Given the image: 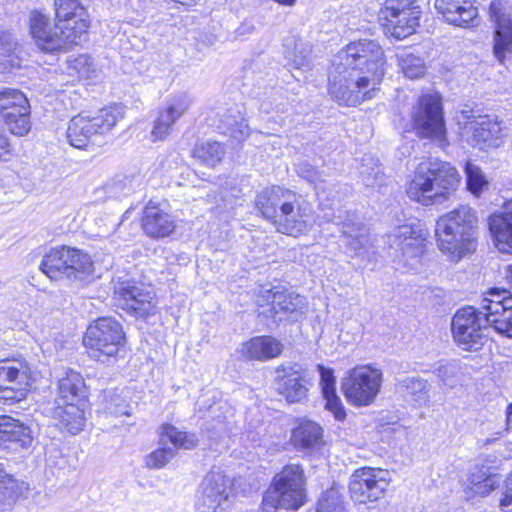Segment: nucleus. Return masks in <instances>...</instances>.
<instances>
[{
	"label": "nucleus",
	"mask_w": 512,
	"mask_h": 512,
	"mask_svg": "<svg viewBox=\"0 0 512 512\" xmlns=\"http://www.w3.org/2000/svg\"><path fill=\"white\" fill-rule=\"evenodd\" d=\"M255 205L280 233L297 237L307 230L306 208L291 190L280 186L265 188L256 196Z\"/></svg>",
	"instance_id": "f257e3e1"
},
{
	"label": "nucleus",
	"mask_w": 512,
	"mask_h": 512,
	"mask_svg": "<svg viewBox=\"0 0 512 512\" xmlns=\"http://www.w3.org/2000/svg\"><path fill=\"white\" fill-rule=\"evenodd\" d=\"M460 182V174L449 162L428 159L417 166L407 186V195L411 200L428 206L448 199Z\"/></svg>",
	"instance_id": "f03ea898"
},
{
	"label": "nucleus",
	"mask_w": 512,
	"mask_h": 512,
	"mask_svg": "<svg viewBox=\"0 0 512 512\" xmlns=\"http://www.w3.org/2000/svg\"><path fill=\"white\" fill-rule=\"evenodd\" d=\"M477 222L476 211L466 205L442 215L437 220L435 229L438 248L456 260L475 251Z\"/></svg>",
	"instance_id": "7ed1b4c3"
},
{
	"label": "nucleus",
	"mask_w": 512,
	"mask_h": 512,
	"mask_svg": "<svg viewBox=\"0 0 512 512\" xmlns=\"http://www.w3.org/2000/svg\"><path fill=\"white\" fill-rule=\"evenodd\" d=\"M304 500L303 470L296 464L287 465L275 476L273 485L265 492L260 512L298 509Z\"/></svg>",
	"instance_id": "20e7f679"
},
{
	"label": "nucleus",
	"mask_w": 512,
	"mask_h": 512,
	"mask_svg": "<svg viewBox=\"0 0 512 512\" xmlns=\"http://www.w3.org/2000/svg\"><path fill=\"white\" fill-rule=\"evenodd\" d=\"M333 65L335 71L331 74L329 93L340 105L356 106L378 92L376 85H372V79L363 72L350 69L336 60Z\"/></svg>",
	"instance_id": "39448f33"
},
{
	"label": "nucleus",
	"mask_w": 512,
	"mask_h": 512,
	"mask_svg": "<svg viewBox=\"0 0 512 512\" xmlns=\"http://www.w3.org/2000/svg\"><path fill=\"white\" fill-rule=\"evenodd\" d=\"M122 118L123 109L116 105L102 109L92 118L77 115L69 122L67 139L75 148L86 149L90 145L97 144L98 138L111 131Z\"/></svg>",
	"instance_id": "423d86ee"
},
{
	"label": "nucleus",
	"mask_w": 512,
	"mask_h": 512,
	"mask_svg": "<svg viewBox=\"0 0 512 512\" xmlns=\"http://www.w3.org/2000/svg\"><path fill=\"white\" fill-rule=\"evenodd\" d=\"M337 60L350 69L363 72V75L372 79V85H378L384 75V51L375 40L351 42L339 52Z\"/></svg>",
	"instance_id": "0eeeda50"
},
{
	"label": "nucleus",
	"mask_w": 512,
	"mask_h": 512,
	"mask_svg": "<svg viewBox=\"0 0 512 512\" xmlns=\"http://www.w3.org/2000/svg\"><path fill=\"white\" fill-rule=\"evenodd\" d=\"M381 370L370 365L356 366L343 377L341 389L347 401L357 407L371 405L380 392Z\"/></svg>",
	"instance_id": "6e6552de"
},
{
	"label": "nucleus",
	"mask_w": 512,
	"mask_h": 512,
	"mask_svg": "<svg viewBox=\"0 0 512 512\" xmlns=\"http://www.w3.org/2000/svg\"><path fill=\"white\" fill-rule=\"evenodd\" d=\"M83 343L93 358L114 357L125 344V334L117 320L102 317L88 327Z\"/></svg>",
	"instance_id": "1a4fd4ad"
},
{
	"label": "nucleus",
	"mask_w": 512,
	"mask_h": 512,
	"mask_svg": "<svg viewBox=\"0 0 512 512\" xmlns=\"http://www.w3.org/2000/svg\"><path fill=\"white\" fill-rule=\"evenodd\" d=\"M489 327L480 309L467 306L459 309L452 318L451 330L455 342L467 351H477L487 341L485 331Z\"/></svg>",
	"instance_id": "9d476101"
},
{
	"label": "nucleus",
	"mask_w": 512,
	"mask_h": 512,
	"mask_svg": "<svg viewBox=\"0 0 512 512\" xmlns=\"http://www.w3.org/2000/svg\"><path fill=\"white\" fill-rule=\"evenodd\" d=\"M411 118L413 128L419 137L434 139L439 142L440 146L447 144L440 95L421 96L413 108Z\"/></svg>",
	"instance_id": "9b49d317"
},
{
	"label": "nucleus",
	"mask_w": 512,
	"mask_h": 512,
	"mask_svg": "<svg viewBox=\"0 0 512 512\" xmlns=\"http://www.w3.org/2000/svg\"><path fill=\"white\" fill-rule=\"evenodd\" d=\"M422 10L415 0H386L379 13V19L391 35L404 39L416 31Z\"/></svg>",
	"instance_id": "f8f14e48"
},
{
	"label": "nucleus",
	"mask_w": 512,
	"mask_h": 512,
	"mask_svg": "<svg viewBox=\"0 0 512 512\" xmlns=\"http://www.w3.org/2000/svg\"><path fill=\"white\" fill-rule=\"evenodd\" d=\"M33 382V372L25 359L0 360V399L8 404L24 400Z\"/></svg>",
	"instance_id": "ddd939ff"
},
{
	"label": "nucleus",
	"mask_w": 512,
	"mask_h": 512,
	"mask_svg": "<svg viewBox=\"0 0 512 512\" xmlns=\"http://www.w3.org/2000/svg\"><path fill=\"white\" fill-rule=\"evenodd\" d=\"M30 33L36 45L45 52L67 51L80 42L73 33L59 27L51 26L48 15L39 10H32L29 15Z\"/></svg>",
	"instance_id": "4468645a"
},
{
	"label": "nucleus",
	"mask_w": 512,
	"mask_h": 512,
	"mask_svg": "<svg viewBox=\"0 0 512 512\" xmlns=\"http://www.w3.org/2000/svg\"><path fill=\"white\" fill-rule=\"evenodd\" d=\"M155 294L142 283L129 278L113 280V300L117 307L138 317L154 313Z\"/></svg>",
	"instance_id": "2eb2a0df"
},
{
	"label": "nucleus",
	"mask_w": 512,
	"mask_h": 512,
	"mask_svg": "<svg viewBox=\"0 0 512 512\" xmlns=\"http://www.w3.org/2000/svg\"><path fill=\"white\" fill-rule=\"evenodd\" d=\"M232 486L220 471L209 472L202 480L196 496L199 512H227L232 505Z\"/></svg>",
	"instance_id": "dca6fc26"
},
{
	"label": "nucleus",
	"mask_w": 512,
	"mask_h": 512,
	"mask_svg": "<svg viewBox=\"0 0 512 512\" xmlns=\"http://www.w3.org/2000/svg\"><path fill=\"white\" fill-rule=\"evenodd\" d=\"M160 447L147 456L146 465L152 469L164 467L179 448L192 449L197 444L194 434L179 431L176 427L166 424L162 426Z\"/></svg>",
	"instance_id": "f3484780"
},
{
	"label": "nucleus",
	"mask_w": 512,
	"mask_h": 512,
	"mask_svg": "<svg viewBox=\"0 0 512 512\" xmlns=\"http://www.w3.org/2000/svg\"><path fill=\"white\" fill-rule=\"evenodd\" d=\"M385 474L384 471L373 468L356 470L349 482L351 498L359 503L377 501L382 498L389 486Z\"/></svg>",
	"instance_id": "a211bd4d"
},
{
	"label": "nucleus",
	"mask_w": 512,
	"mask_h": 512,
	"mask_svg": "<svg viewBox=\"0 0 512 512\" xmlns=\"http://www.w3.org/2000/svg\"><path fill=\"white\" fill-rule=\"evenodd\" d=\"M55 22L81 42L89 28L90 16L79 0H54Z\"/></svg>",
	"instance_id": "6ab92c4d"
},
{
	"label": "nucleus",
	"mask_w": 512,
	"mask_h": 512,
	"mask_svg": "<svg viewBox=\"0 0 512 512\" xmlns=\"http://www.w3.org/2000/svg\"><path fill=\"white\" fill-rule=\"evenodd\" d=\"M388 238L391 247L401 251V261L404 262V265L415 269L424 250L425 238L422 231L415 229L412 224H404L398 226Z\"/></svg>",
	"instance_id": "aec40b11"
},
{
	"label": "nucleus",
	"mask_w": 512,
	"mask_h": 512,
	"mask_svg": "<svg viewBox=\"0 0 512 512\" xmlns=\"http://www.w3.org/2000/svg\"><path fill=\"white\" fill-rule=\"evenodd\" d=\"M468 119L463 128V135L469 144L480 149L498 145V140L502 136L500 122L487 115L469 116Z\"/></svg>",
	"instance_id": "412c9836"
},
{
	"label": "nucleus",
	"mask_w": 512,
	"mask_h": 512,
	"mask_svg": "<svg viewBox=\"0 0 512 512\" xmlns=\"http://www.w3.org/2000/svg\"><path fill=\"white\" fill-rule=\"evenodd\" d=\"M277 391L289 403H300L307 398L308 381L298 364L281 365L276 369Z\"/></svg>",
	"instance_id": "4be33fe9"
},
{
	"label": "nucleus",
	"mask_w": 512,
	"mask_h": 512,
	"mask_svg": "<svg viewBox=\"0 0 512 512\" xmlns=\"http://www.w3.org/2000/svg\"><path fill=\"white\" fill-rule=\"evenodd\" d=\"M193 102L192 97L186 93H180L170 98L166 106L159 111L158 117L154 122L151 136L154 141H162L171 134L173 125L190 108Z\"/></svg>",
	"instance_id": "5701e85b"
},
{
	"label": "nucleus",
	"mask_w": 512,
	"mask_h": 512,
	"mask_svg": "<svg viewBox=\"0 0 512 512\" xmlns=\"http://www.w3.org/2000/svg\"><path fill=\"white\" fill-rule=\"evenodd\" d=\"M489 13L496 24L493 53L503 63L512 54V13H505L500 1L491 2Z\"/></svg>",
	"instance_id": "b1692460"
},
{
	"label": "nucleus",
	"mask_w": 512,
	"mask_h": 512,
	"mask_svg": "<svg viewBox=\"0 0 512 512\" xmlns=\"http://www.w3.org/2000/svg\"><path fill=\"white\" fill-rule=\"evenodd\" d=\"M434 7L449 24L464 28L477 25L478 9L473 0H435Z\"/></svg>",
	"instance_id": "393cba45"
},
{
	"label": "nucleus",
	"mask_w": 512,
	"mask_h": 512,
	"mask_svg": "<svg viewBox=\"0 0 512 512\" xmlns=\"http://www.w3.org/2000/svg\"><path fill=\"white\" fill-rule=\"evenodd\" d=\"M141 225L144 233L153 239L168 237L176 228L174 217L152 202L144 208Z\"/></svg>",
	"instance_id": "a878e982"
},
{
	"label": "nucleus",
	"mask_w": 512,
	"mask_h": 512,
	"mask_svg": "<svg viewBox=\"0 0 512 512\" xmlns=\"http://www.w3.org/2000/svg\"><path fill=\"white\" fill-rule=\"evenodd\" d=\"M87 387L79 372L67 370L58 381L55 404L86 403Z\"/></svg>",
	"instance_id": "bb28decb"
},
{
	"label": "nucleus",
	"mask_w": 512,
	"mask_h": 512,
	"mask_svg": "<svg viewBox=\"0 0 512 512\" xmlns=\"http://www.w3.org/2000/svg\"><path fill=\"white\" fill-rule=\"evenodd\" d=\"M489 229L498 250L510 252L512 250V200L504 205L500 213L489 218Z\"/></svg>",
	"instance_id": "cd10ccee"
},
{
	"label": "nucleus",
	"mask_w": 512,
	"mask_h": 512,
	"mask_svg": "<svg viewBox=\"0 0 512 512\" xmlns=\"http://www.w3.org/2000/svg\"><path fill=\"white\" fill-rule=\"evenodd\" d=\"M305 299L299 294L287 291L277 290L272 294L271 316L276 323L288 320L292 315L303 313Z\"/></svg>",
	"instance_id": "c85d7f7f"
},
{
	"label": "nucleus",
	"mask_w": 512,
	"mask_h": 512,
	"mask_svg": "<svg viewBox=\"0 0 512 512\" xmlns=\"http://www.w3.org/2000/svg\"><path fill=\"white\" fill-rule=\"evenodd\" d=\"M84 407L85 403L57 404L52 409L55 425L77 435L85 426Z\"/></svg>",
	"instance_id": "c756f323"
},
{
	"label": "nucleus",
	"mask_w": 512,
	"mask_h": 512,
	"mask_svg": "<svg viewBox=\"0 0 512 512\" xmlns=\"http://www.w3.org/2000/svg\"><path fill=\"white\" fill-rule=\"evenodd\" d=\"M335 222L342 226V237L344 245L354 254H358L368 244L367 232L364 226L358 221L357 217L347 215L344 220L339 215L335 217Z\"/></svg>",
	"instance_id": "7c9ffc66"
},
{
	"label": "nucleus",
	"mask_w": 512,
	"mask_h": 512,
	"mask_svg": "<svg viewBox=\"0 0 512 512\" xmlns=\"http://www.w3.org/2000/svg\"><path fill=\"white\" fill-rule=\"evenodd\" d=\"M283 351V344L271 336L252 338L246 342L241 354L249 360H268L279 356Z\"/></svg>",
	"instance_id": "2f4dec72"
},
{
	"label": "nucleus",
	"mask_w": 512,
	"mask_h": 512,
	"mask_svg": "<svg viewBox=\"0 0 512 512\" xmlns=\"http://www.w3.org/2000/svg\"><path fill=\"white\" fill-rule=\"evenodd\" d=\"M317 370L320 373V385L326 401L325 408L333 413L336 420H344L346 412L340 397L336 394L333 370L321 364L317 365Z\"/></svg>",
	"instance_id": "473e14b6"
},
{
	"label": "nucleus",
	"mask_w": 512,
	"mask_h": 512,
	"mask_svg": "<svg viewBox=\"0 0 512 512\" xmlns=\"http://www.w3.org/2000/svg\"><path fill=\"white\" fill-rule=\"evenodd\" d=\"M32 442L31 430L19 420L0 415V448L8 443H18L22 447Z\"/></svg>",
	"instance_id": "72a5a7b5"
},
{
	"label": "nucleus",
	"mask_w": 512,
	"mask_h": 512,
	"mask_svg": "<svg viewBox=\"0 0 512 512\" xmlns=\"http://www.w3.org/2000/svg\"><path fill=\"white\" fill-rule=\"evenodd\" d=\"M65 255L67 256L68 279L83 280L92 273L93 262L87 253L65 246Z\"/></svg>",
	"instance_id": "f704fd0d"
},
{
	"label": "nucleus",
	"mask_w": 512,
	"mask_h": 512,
	"mask_svg": "<svg viewBox=\"0 0 512 512\" xmlns=\"http://www.w3.org/2000/svg\"><path fill=\"white\" fill-rule=\"evenodd\" d=\"M291 441L297 448L318 447L322 442V428L315 422H301L292 431Z\"/></svg>",
	"instance_id": "c9c22d12"
},
{
	"label": "nucleus",
	"mask_w": 512,
	"mask_h": 512,
	"mask_svg": "<svg viewBox=\"0 0 512 512\" xmlns=\"http://www.w3.org/2000/svg\"><path fill=\"white\" fill-rule=\"evenodd\" d=\"M65 246L51 249L42 259L40 270L52 280L68 278Z\"/></svg>",
	"instance_id": "e433bc0d"
},
{
	"label": "nucleus",
	"mask_w": 512,
	"mask_h": 512,
	"mask_svg": "<svg viewBox=\"0 0 512 512\" xmlns=\"http://www.w3.org/2000/svg\"><path fill=\"white\" fill-rule=\"evenodd\" d=\"M1 115L12 134L24 136L30 131V105L28 101L25 109L13 106L9 110H3Z\"/></svg>",
	"instance_id": "4c0bfd02"
},
{
	"label": "nucleus",
	"mask_w": 512,
	"mask_h": 512,
	"mask_svg": "<svg viewBox=\"0 0 512 512\" xmlns=\"http://www.w3.org/2000/svg\"><path fill=\"white\" fill-rule=\"evenodd\" d=\"M512 305V292L506 288H492L481 301L480 310L486 318Z\"/></svg>",
	"instance_id": "58836bf2"
},
{
	"label": "nucleus",
	"mask_w": 512,
	"mask_h": 512,
	"mask_svg": "<svg viewBox=\"0 0 512 512\" xmlns=\"http://www.w3.org/2000/svg\"><path fill=\"white\" fill-rule=\"evenodd\" d=\"M359 175L366 187H378L385 183V174L379 161L371 155H365L362 158Z\"/></svg>",
	"instance_id": "ea45409f"
},
{
	"label": "nucleus",
	"mask_w": 512,
	"mask_h": 512,
	"mask_svg": "<svg viewBox=\"0 0 512 512\" xmlns=\"http://www.w3.org/2000/svg\"><path fill=\"white\" fill-rule=\"evenodd\" d=\"M397 387L403 393L411 396L415 401L428 400L430 385L425 379L407 376L399 380Z\"/></svg>",
	"instance_id": "a19ab883"
},
{
	"label": "nucleus",
	"mask_w": 512,
	"mask_h": 512,
	"mask_svg": "<svg viewBox=\"0 0 512 512\" xmlns=\"http://www.w3.org/2000/svg\"><path fill=\"white\" fill-rule=\"evenodd\" d=\"M18 496L16 480L5 472L3 463H0V510L11 506Z\"/></svg>",
	"instance_id": "79ce46f5"
},
{
	"label": "nucleus",
	"mask_w": 512,
	"mask_h": 512,
	"mask_svg": "<svg viewBox=\"0 0 512 512\" xmlns=\"http://www.w3.org/2000/svg\"><path fill=\"white\" fill-rule=\"evenodd\" d=\"M396 57L398 65L407 78L416 79L424 75L426 66L422 58L408 52L399 53Z\"/></svg>",
	"instance_id": "37998d69"
},
{
	"label": "nucleus",
	"mask_w": 512,
	"mask_h": 512,
	"mask_svg": "<svg viewBox=\"0 0 512 512\" xmlns=\"http://www.w3.org/2000/svg\"><path fill=\"white\" fill-rule=\"evenodd\" d=\"M224 155V148L219 142H206L195 147L194 156L209 167H215Z\"/></svg>",
	"instance_id": "c03bdc74"
},
{
	"label": "nucleus",
	"mask_w": 512,
	"mask_h": 512,
	"mask_svg": "<svg viewBox=\"0 0 512 512\" xmlns=\"http://www.w3.org/2000/svg\"><path fill=\"white\" fill-rule=\"evenodd\" d=\"M471 490L480 496H486L500 486L501 477L497 474L486 475L485 472L472 473L469 478Z\"/></svg>",
	"instance_id": "a18cd8bd"
},
{
	"label": "nucleus",
	"mask_w": 512,
	"mask_h": 512,
	"mask_svg": "<svg viewBox=\"0 0 512 512\" xmlns=\"http://www.w3.org/2000/svg\"><path fill=\"white\" fill-rule=\"evenodd\" d=\"M489 327H493L499 334L512 338V305L498 312L495 310L493 316L486 318Z\"/></svg>",
	"instance_id": "49530a36"
},
{
	"label": "nucleus",
	"mask_w": 512,
	"mask_h": 512,
	"mask_svg": "<svg viewBox=\"0 0 512 512\" xmlns=\"http://www.w3.org/2000/svg\"><path fill=\"white\" fill-rule=\"evenodd\" d=\"M465 172L468 190L472 194L478 196L482 192L483 187L488 184L483 172L477 165L471 162L466 163Z\"/></svg>",
	"instance_id": "de8ad7c7"
},
{
	"label": "nucleus",
	"mask_w": 512,
	"mask_h": 512,
	"mask_svg": "<svg viewBox=\"0 0 512 512\" xmlns=\"http://www.w3.org/2000/svg\"><path fill=\"white\" fill-rule=\"evenodd\" d=\"M296 173L299 177L305 179L309 183H311L315 189H324L323 183L325 182L324 179V172L318 171L314 166H312L307 161L299 162L296 165Z\"/></svg>",
	"instance_id": "09e8293b"
},
{
	"label": "nucleus",
	"mask_w": 512,
	"mask_h": 512,
	"mask_svg": "<svg viewBox=\"0 0 512 512\" xmlns=\"http://www.w3.org/2000/svg\"><path fill=\"white\" fill-rule=\"evenodd\" d=\"M317 512H345L342 496L335 489L323 493L318 502Z\"/></svg>",
	"instance_id": "8fccbe9b"
},
{
	"label": "nucleus",
	"mask_w": 512,
	"mask_h": 512,
	"mask_svg": "<svg viewBox=\"0 0 512 512\" xmlns=\"http://www.w3.org/2000/svg\"><path fill=\"white\" fill-rule=\"evenodd\" d=\"M27 97L19 90L5 88L0 90V113L3 110H9L13 106L26 108Z\"/></svg>",
	"instance_id": "3c124183"
},
{
	"label": "nucleus",
	"mask_w": 512,
	"mask_h": 512,
	"mask_svg": "<svg viewBox=\"0 0 512 512\" xmlns=\"http://www.w3.org/2000/svg\"><path fill=\"white\" fill-rule=\"evenodd\" d=\"M71 67L77 71L79 77L90 78L94 73L93 59L89 55H79L72 61Z\"/></svg>",
	"instance_id": "603ef678"
},
{
	"label": "nucleus",
	"mask_w": 512,
	"mask_h": 512,
	"mask_svg": "<svg viewBox=\"0 0 512 512\" xmlns=\"http://www.w3.org/2000/svg\"><path fill=\"white\" fill-rule=\"evenodd\" d=\"M439 380L447 386H453L455 384V377L457 368L453 364L440 365L435 371Z\"/></svg>",
	"instance_id": "864d4df0"
},
{
	"label": "nucleus",
	"mask_w": 512,
	"mask_h": 512,
	"mask_svg": "<svg viewBox=\"0 0 512 512\" xmlns=\"http://www.w3.org/2000/svg\"><path fill=\"white\" fill-rule=\"evenodd\" d=\"M499 507L502 512H512V470L505 480L504 497L501 499Z\"/></svg>",
	"instance_id": "5fc2aeb1"
},
{
	"label": "nucleus",
	"mask_w": 512,
	"mask_h": 512,
	"mask_svg": "<svg viewBox=\"0 0 512 512\" xmlns=\"http://www.w3.org/2000/svg\"><path fill=\"white\" fill-rule=\"evenodd\" d=\"M17 43L12 37L11 33L0 32V56H5L12 53L16 48Z\"/></svg>",
	"instance_id": "6e6d98bb"
},
{
	"label": "nucleus",
	"mask_w": 512,
	"mask_h": 512,
	"mask_svg": "<svg viewBox=\"0 0 512 512\" xmlns=\"http://www.w3.org/2000/svg\"><path fill=\"white\" fill-rule=\"evenodd\" d=\"M247 135H248V126L247 125L240 124L238 130L231 128V136L237 140H241L242 138H244Z\"/></svg>",
	"instance_id": "4d7b16f0"
},
{
	"label": "nucleus",
	"mask_w": 512,
	"mask_h": 512,
	"mask_svg": "<svg viewBox=\"0 0 512 512\" xmlns=\"http://www.w3.org/2000/svg\"><path fill=\"white\" fill-rule=\"evenodd\" d=\"M255 27L251 22H243L237 29L238 35H247L253 33Z\"/></svg>",
	"instance_id": "13d9d810"
},
{
	"label": "nucleus",
	"mask_w": 512,
	"mask_h": 512,
	"mask_svg": "<svg viewBox=\"0 0 512 512\" xmlns=\"http://www.w3.org/2000/svg\"><path fill=\"white\" fill-rule=\"evenodd\" d=\"M276 108L277 107L272 103V101L268 100H263L259 106V109L266 114L271 113L272 111L276 110Z\"/></svg>",
	"instance_id": "bf43d9fd"
},
{
	"label": "nucleus",
	"mask_w": 512,
	"mask_h": 512,
	"mask_svg": "<svg viewBox=\"0 0 512 512\" xmlns=\"http://www.w3.org/2000/svg\"><path fill=\"white\" fill-rule=\"evenodd\" d=\"M9 146H10V144H9L7 136L0 130V155L3 152H8Z\"/></svg>",
	"instance_id": "052dcab7"
},
{
	"label": "nucleus",
	"mask_w": 512,
	"mask_h": 512,
	"mask_svg": "<svg viewBox=\"0 0 512 512\" xmlns=\"http://www.w3.org/2000/svg\"><path fill=\"white\" fill-rule=\"evenodd\" d=\"M505 277L510 284H512V264L506 267Z\"/></svg>",
	"instance_id": "680f3d73"
},
{
	"label": "nucleus",
	"mask_w": 512,
	"mask_h": 512,
	"mask_svg": "<svg viewBox=\"0 0 512 512\" xmlns=\"http://www.w3.org/2000/svg\"><path fill=\"white\" fill-rule=\"evenodd\" d=\"M274 1L281 5L292 6L296 0H274Z\"/></svg>",
	"instance_id": "e2e57ef3"
},
{
	"label": "nucleus",
	"mask_w": 512,
	"mask_h": 512,
	"mask_svg": "<svg viewBox=\"0 0 512 512\" xmlns=\"http://www.w3.org/2000/svg\"><path fill=\"white\" fill-rule=\"evenodd\" d=\"M506 414H507V417L509 419L511 417V415H512V402L508 405L507 410H506Z\"/></svg>",
	"instance_id": "0e129e2a"
}]
</instances>
